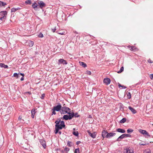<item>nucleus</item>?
<instances>
[{"instance_id":"nucleus-1","label":"nucleus","mask_w":153,"mask_h":153,"mask_svg":"<svg viewBox=\"0 0 153 153\" xmlns=\"http://www.w3.org/2000/svg\"><path fill=\"white\" fill-rule=\"evenodd\" d=\"M55 123L56 124L55 125V127L57 125V127H62V128H64L65 126L64 122L63 121H61L60 118H59L55 122Z\"/></svg>"},{"instance_id":"nucleus-2","label":"nucleus","mask_w":153,"mask_h":153,"mask_svg":"<svg viewBox=\"0 0 153 153\" xmlns=\"http://www.w3.org/2000/svg\"><path fill=\"white\" fill-rule=\"evenodd\" d=\"M60 112L61 114H65L66 113L68 114H70V113H71L70 109L65 106L62 107Z\"/></svg>"},{"instance_id":"nucleus-3","label":"nucleus","mask_w":153,"mask_h":153,"mask_svg":"<svg viewBox=\"0 0 153 153\" xmlns=\"http://www.w3.org/2000/svg\"><path fill=\"white\" fill-rule=\"evenodd\" d=\"M69 115H65L63 116V119L66 120H71L74 117V113H70V114H68Z\"/></svg>"},{"instance_id":"nucleus-4","label":"nucleus","mask_w":153,"mask_h":153,"mask_svg":"<svg viewBox=\"0 0 153 153\" xmlns=\"http://www.w3.org/2000/svg\"><path fill=\"white\" fill-rule=\"evenodd\" d=\"M139 132L144 135H146V136L150 137V135L149 134L146 130L140 129L139 130Z\"/></svg>"},{"instance_id":"nucleus-5","label":"nucleus","mask_w":153,"mask_h":153,"mask_svg":"<svg viewBox=\"0 0 153 153\" xmlns=\"http://www.w3.org/2000/svg\"><path fill=\"white\" fill-rule=\"evenodd\" d=\"M62 107L61 105L60 104H59L54 107L53 109H54V110L58 111H59L60 110L61 111Z\"/></svg>"},{"instance_id":"nucleus-6","label":"nucleus","mask_w":153,"mask_h":153,"mask_svg":"<svg viewBox=\"0 0 153 153\" xmlns=\"http://www.w3.org/2000/svg\"><path fill=\"white\" fill-rule=\"evenodd\" d=\"M58 64L59 65L61 64H62L63 65H66L67 64V62L65 60L63 59H60L58 61Z\"/></svg>"},{"instance_id":"nucleus-7","label":"nucleus","mask_w":153,"mask_h":153,"mask_svg":"<svg viewBox=\"0 0 153 153\" xmlns=\"http://www.w3.org/2000/svg\"><path fill=\"white\" fill-rule=\"evenodd\" d=\"M103 82L105 85H108L110 83L111 80L110 79L108 78H106L104 79Z\"/></svg>"},{"instance_id":"nucleus-8","label":"nucleus","mask_w":153,"mask_h":153,"mask_svg":"<svg viewBox=\"0 0 153 153\" xmlns=\"http://www.w3.org/2000/svg\"><path fill=\"white\" fill-rule=\"evenodd\" d=\"M116 133L113 132L108 133L106 136V137L107 138H109L111 137H113L115 135Z\"/></svg>"},{"instance_id":"nucleus-9","label":"nucleus","mask_w":153,"mask_h":153,"mask_svg":"<svg viewBox=\"0 0 153 153\" xmlns=\"http://www.w3.org/2000/svg\"><path fill=\"white\" fill-rule=\"evenodd\" d=\"M88 133L89 136L93 138H95L96 137V133L95 132L93 133H91L89 131H87Z\"/></svg>"},{"instance_id":"nucleus-10","label":"nucleus","mask_w":153,"mask_h":153,"mask_svg":"<svg viewBox=\"0 0 153 153\" xmlns=\"http://www.w3.org/2000/svg\"><path fill=\"white\" fill-rule=\"evenodd\" d=\"M7 12L6 11H1L0 12V15L1 17H4V18H6V15H7Z\"/></svg>"},{"instance_id":"nucleus-11","label":"nucleus","mask_w":153,"mask_h":153,"mask_svg":"<svg viewBox=\"0 0 153 153\" xmlns=\"http://www.w3.org/2000/svg\"><path fill=\"white\" fill-rule=\"evenodd\" d=\"M39 7L40 8H42L43 7L45 6V4L42 1H40L38 3Z\"/></svg>"},{"instance_id":"nucleus-12","label":"nucleus","mask_w":153,"mask_h":153,"mask_svg":"<svg viewBox=\"0 0 153 153\" xmlns=\"http://www.w3.org/2000/svg\"><path fill=\"white\" fill-rule=\"evenodd\" d=\"M124 153H134V152L132 150L127 148L124 150Z\"/></svg>"},{"instance_id":"nucleus-13","label":"nucleus","mask_w":153,"mask_h":153,"mask_svg":"<svg viewBox=\"0 0 153 153\" xmlns=\"http://www.w3.org/2000/svg\"><path fill=\"white\" fill-rule=\"evenodd\" d=\"M108 134V132L105 130H103L102 132V136L103 138H104Z\"/></svg>"},{"instance_id":"nucleus-14","label":"nucleus","mask_w":153,"mask_h":153,"mask_svg":"<svg viewBox=\"0 0 153 153\" xmlns=\"http://www.w3.org/2000/svg\"><path fill=\"white\" fill-rule=\"evenodd\" d=\"M36 110L34 109H32L31 111V117L32 118H34V115L36 113Z\"/></svg>"},{"instance_id":"nucleus-15","label":"nucleus","mask_w":153,"mask_h":153,"mask_svg":"<svg viewBox=\"0 0 153 153\" xmlns=\"http://www.w3.org/2000/svg\"><path fill=\"white\" fill-rule=\"evenodd\" d=\"M63 128H62V127H58L57 126V125L56 126V127H55V133L56 134H57L58 132L59 131V129H62Z\"/></svg>"},{"instance_id":"nucleus-16","label":"nucleus","mask_w":153,"mask_h":153,"mask_svg":"<svg viewBox=\"0 0 153 153\" xmlns=\"http://www.w3.org/2000/svg\"><path fill=\"white\" fill-rule=\"evenodd\" d=\"M128 108L132 112L133 114H135L136 113V110L131 106H129L128 107Z\"/></svg>"},{"instance_id":"nucleus-17","label":"nucleus","mask_w":153,"mask_h":153,"mask_svg":"<svg viewBox=\"0 0 153 153\" xmlns=\"http://www.w3.org/2000/svg\"><path fill=\"white\" fill-rule=\"evenodd\" d=\"M40 143H41V144L43 146L44 148H45L46 145L45 144V142L43 140H41L40 141Z\"/></svg>"},{"instance_id":"nucleus-18","label":"nucleus","mask_w":153,"mask_h":153,"mask_svg":"<svg viewBox=\"0 0 153 153\" xmlns=\"http://www.w3.org/2000/svg\"><path fill=\"white\" fill-rule=\"evenodd\" d=\"M27 45L29 47H32L34 44V42L32 41H29L28 42Z\"/></svg>"},{"instance_id":"nucleus-19","label":"nucleus","mask_w":153,"mask_h":153,"mask_svg":"<svg viewBox=\"0 0 153 153\" xmlns=\"http://www.w3.org/2000/svg\"><path fill=\"white\" fill-rule=\"evenodd\" d=\"M117 130L118 132L121 133H124L126 132V131L124 129L121 128H119L117 129Z\"/></svg>"},{"instance_id":"nucleus-20","label":"nucleus","mask_w":153,"mask_h":153,"mask_svg":"<svg viewBox=\"0 0 153 153\" xmlns=\"http://www.w3.org/2000/svg\"><path fill=\"white\" fill-rule=\"evenodd\" d=\"M125 137V135H124V134H123L122 135H121L117 139V141H120L123 138H124Z\"/></svg>"},{"instance_id":"nucleus-21","label":"nucleus","mask_w":153,"mask_h":153,"mask_svg":"<svg viewBox=\"0 0 153 153\" xmlns=\"http://www.w3.org/2000/svg\"><path fill=\"white\" fill-rule=\"evenodd\" d=\"M79 64L80 65L82 66L84 68H85L87 67L86 64L84 62H79Z\"/></svg>"},{"instance_id":"nucleus-22","label":"nucleus","mask_w":153,"mask_h":153,"mask_svg":"<svg viewBox=\"0 0 153 153\" xmlns=\"http://www.w3.org/2000/svg\"><path fill=\"white\" fill-rule=\"evenodd\" d=\"M130 50L134 51H135L138 50L134 46H131Z\"/></svg>"},{"instance_id":"nucleus-23","label":"nucleus","mask_w":153,"mask_h":153,"mask_svg":"<svg viewBox=\"0 0 153 153\" xmlns=\"http://www.w3.org/2000/svg\"><path fill=\"white\" fill-rule=\"evenodd\" d=\"M20 9L19 8H13L11 10V12H14Z\"/></svg>"},{"instance_id":"nucleus-24","label":"nucleus","mask_w":153,"mask_h":153,"mask_svg":"<svg viewBox=\"0 0 153 153\" xmlns=\"http://www.w3.org/2000/svg\"><path fill=\"white\" fill-rule=\"evenodd\" d=\"M0 67L2 68H7L8 66L7 65H5L3 63H0Z\"/></svg>"},{"instance_id":"nucleus-25","label":"nucleus","mask_w":153,"mask_h":153,"mask_svg":"<svg viewBox=\"0 0 153 153\" xmlns=\"http://www.w3.org/2000/svg\"><path fill=\"white\" fill-rule=\"evenodd\" d=\"M73 134L76 136H78L79 133L77 131H74L73 132Z\"/></svg>"},{"instance_id":"nucleus-26","label":"nucleus","mask_w":153,"mask_h":153,"mask_svg":"<svg viewBox=\"0 0 153 153\" xmlns=\"http://www.w3.org/2000/svg\"><path fill=\"white\" fill-rule=\"evenodd\" d=\"M126 121V119L125 118H123L120 121V123H124Z\"/></svg>"},{"instance_id":"nucleus-27","label":"nucleus","mask_w":153,"mask_h":153,"mask_svg":"<svg viewBox=\"0 0 153 153\" xmlns=\"http://www.w3.org/2000/svg\"><path fill=\"white\" fill-rule=\"evenodd\" d=\"M25 3L26 4H31V1L30 0H27L25 1Z\"/></svg>"},{"instance_id":"nucleus-28","label":"nucleus","mask_w":153,"mask_h":153,"mask_svg":"<svg viewBox=\"0 0 153 153\" xmlns=\"http://www.w3.org/2000/svg\"><path fill=\"white\" fill-rule=\"evenodd\" d=\"M37 6L38 5H36L33 4L32 5V7L35 10H37Z\"/></svg>"},{"instance_id":"nucleus-29","label":"nucleus","mask_w":153,"mask_h":153,"mask_svg":"<svg viewBox=\"0 0 153 153\" xmlns=\"http://www.w3.org/2000/svg\"><path fill=\"white\" fill-rule=\"evenodd\" d=\"M123 70H124L123 67H122L120 68V70L119 71H118L117 72L118 73H120L121 72H122L123 71Z\"/></svg>"},{"instance_id":"nucleus-30","label":"nucleus","mask_w":153,"mask_h":153,"mask_svg":"<svg viewBox=\"0 0 153 153\" xmlns=\"http://www.w3.org/2000/svg\"><path fill=\"white\" fill-rule=\"evenodd\" d=\"M151 151L149 149H147L144 152V153H151Z\"/></svg>"},{"instance_id":"nucleus-31","label":"nucleus","mask_w":153,"mask_h":153,"mask_svg":"<svg viewBox=\"0 0 153 153\" xmlns=\"http://www.w3.org/2000/svg\"><path fill=\"white\" fill-rule=\"evenodd\" d=\"M133 131V129H128L127 130V132L128 133H129L130 132H132V131Z\"/></svg>"},{"instance_id":"nucleus-32","label":"nucleus","mask_w":153,"mask_h":153,"mask_svg":"<svg viewBox=\"0 0 153 153\" xmlns=\"http://www.w3.org/2000/svg\"><path fill=\"white\" fill-rule=\"evenodd\" d=\"M67 145L70 147L72 146V143L70 141H68L67 143Z\"/></svg>"},{"instance_id":"nucleus-33","label":"nucleus","mask_w":153,"mask_h":153,"mask_svg":"<svg viewBox=\"0 0 153 153\" xmlns=\"http://www.w3.org/2000/svg\"><path fill=\"white\" fill-rule=\"evenodd\" d=\"M6 5V4L0 1V5L1 6H4Z\"/></svg>"},{"instance_id":"nucleus-34","label":"nucleus","mask_w":153,"mask_h":153,"mask_svg":"<svg viewBox=\"0 0 153 153\" xmlns=\"http://www.w3.org/2000/svg\"><path fill=\"white\" fill-rule=\"evenodd\" d=\"M74 153H79V149H75Z\"/></svg>"},{"instance_id":"nucleus-35","label":"nucleus","mask_w":153,"mask_h":153,"mask_svg":"<svg viewBox=\"0 0 153 153\" xmlns=\"http://www.w3.org/2000/svg\"><path fill=\"white\" fill-rule=\"evenodd\" d=\"M38 37L40 38H42L43 37V34L42 33H40L38 35Z\"/></svg>"},{"instance_id":"nucleus-36","label":"nucleus","mask_w":153,"mask_h":153,"mask_svg":"<svg viewBox=\"0 0 153 153\" xmlns=\"http://www.w3.org/2000/svg\"><path fill=\"white\" fill-rule=\"evenodd\" d=\"M52 110L53 111L52 113V115H53V114H56V113L55 112V110H54V109L53 108L52 109Z\"/></svg>"},{"instance_id":"nucleus-37","label":"nucleus","mask_w":153,"mask_h":153,"mask_svg":"<svg viewBox=\"0 0 153 153\" xmlns=\"http://www.w3.org/2000/svg\"><path fill=\"white\" fill-rule=\"evenodd\" d=\"M6 18L4 17H1L0 18V20L1 21H4Z\"/></svg>"},{"instance_id":"nucleus-38","label":"nucleus","mask_w":153,"mask_h":153,"mask_svg":"<svg viewBox=\"0 0 153 153\" xmlns=\"http://www.w3.org/2000/svg\"><path fill=\"white\" fill-rule=\"evenodd\" d=\"M127 95L129 99H130L131 98V94L130 92H128L127 94Z\"/></svg>"},{"instance_id":"nucleus-39","label":"nucleus","mask_w":153,"mask_h":153,"mask_svg":"<svg viewBox=\"0 0 153 153\" xmlns=\"http://www.w3.org/2000/svg\"><path fill=\"white\" fill-rule=\"evenodd\" d=\"M65 151L66 152H68L69 151L70 149L68 147H65L64 149Z\"/></svg>"},{"instance_id":"nucleus-40","label":"nucleus","mask_w":153,"mask_h":153,"mask_svg":"<svg viewBox=\"0 0 153 153\" xmlns=\"http://www.w3.org/2000/svg\"><path fill=\"white\" fill-rule=\"evenodd\" d=\"M86 74L89 75H90L91 74V71H86Z\"/></svg>"},{"instance_id":"nucleus-41","label":"nucleus","mask_w":153,"mask_h":153,"mask_svg":"<svg viewBox=\"0 0 153 153\" xmlns=\"http://www.w3.org/2000/svg\"><path fill=\"white\" fill-rule=\"evenodd\" d=\"M125 135V137H131V135L130 134H124Z\"/></svg>"},{"instance_id":"nucleus-42","label":"nucleus","mask_w":153,"mask_h":153,"mask_svg":"<svg viewBox=\"0 0 153 153\" xmlns=\"http://www.w3.org/2000/svg\"><path fill=\"white\" fill-rule=\"evenodd\" d=\"M18 74L17 73H15L13 74V76L14 77H18Z\"/></svg>"},{"instance_id":"nucleus-43","label":"nucleus","mask_w":153,"mask_h":153,"mask_svg":"<svg viewBox=\"0 0 153 153\" xmlns=\"http://www.w3.org/2000/svg\"><path fill=\"white\" fill-rule=\"evenodd\" d=\"M74 116L75 117H78L79 116L77 113H75V114H74Z\"/></svg>"},{"instance_id":"nucleus-44","label":"nucleus","mask_w":153,"mask_h":153,"mask_svg":"<svg viewBox=\"0 0 153 153\" xmlns=\"http://www.w3.org/2000/svg\"><path fill=\"white\" fill-rule=\"evenodd\" d=\"M147 144H146V143H142V142H141V143H139V145H143V146H144V145H146Z\"/></svg>"},{"instance_id":"nucleus-45","label":"nucleus","mask_w":153,"mask_h":153,"mask_svg":"<svg viewBox=\"0 0 153 153\" xmlns=\"http://www.w3.org/2000/svg\"><path fill=\"white\" fill-rule=\"evenodd\" d=\"M45 96V94H43L41 97V98L42 99H43L44 98V97Z\"/></svg>"},{"instance_id":"nucleus-46","label":"nucleus","mask_w":153,"mask_h":153,"mask_svg":"<svg viewBox=\"0 0 153 153\" xmlns=\"http://www.w3.org/2000/svg\"><path fill=\"white\" fill-rule=\"evenodd\" d=\"M56 30V27H55L53 29H52V30L53 32H54Z\"/></svg>"},{"instance_id":"nucleus-47","label":"nucleus","mask_w":153,"mask_h":153,"mask_svg":"<svg viewBox=\"0 0 153 153\" xmlns=\"http://www.w3.org/2000/svg\"><path fill=\"white\" fill-rule=\"evenodd\" d=\"M150 77L151 79H152L153 78V74H150Z\"/></svg>"},{"instance_id":"nucleus-48","label":"nucleus","mask_w":153,"mask_h":153,"mask_svg":"<svg viewBox=\"0 0 153 153\" xmlns=\"http://www.w3.org/2000/svg\"><path fill=\"white\" fill-rule=\"evenodd\" d=\"M119 87H124V88H126V87H125V86H122V85H121L120 84H119Z\"/></svg>"},{"instance_id":"nucleus-49","label":"nucleus","mask_w":153,"mask_h":153,"mask_svg":"<svg viewBox=\"0 0 153 153\" xmlns=\"http://www.w3.org/2000/svg\"><path fill=\"white\" fill-rule=\"evenodd\" d=\"M22 119V117L21 116H19V117L18 119L19 120H21Z\"/></svg>"},{"instance_id":"nucleus-50","label":"nucleus","mask_w":153,"mask_h":153,"mask_svg":"<svg viewBox=\"0 0 153 153\" xmlns=\"http://www.w3.org/2000/svg\"><path fill=\"white\" fill-rule=\"evenodd\" d=\"M148 62L149 63H152V62L151 61V60L150 59H149L148 61Z\"/></svg>"},{"instance_id":"nucleus-51","label":"nucleus","mask_w":153,"mask_h":153,"mask_svg":"<svg viewBox=\"0 0 153 153\" xmlns=\"http://www.w3.org/2000/svg\"><path fill=\"white\" fill-rule=\"evenodd\" d=\"M81 143V142L80 141H77L76 142V144L77 145H78L79 144V143Z\"/></svg>"},{"instance_id":"nucleus-52","label":"nucleus","mask_w":153,"mask_h":153,"mask_svg":"<svg viewBox=\"0 0 153 153\" xmlns=\"http://www.w3.org/2000/svg\"><path fill=\"white\" fill-rule=\"evenodd\" d=\"M64 33H65V32H64V33H58L59 34H61V35H63V34H64Z\"/></svg>"},{"instance_id":"nucleus-53","label":"nucleus","mask_w":153,"mask_h":153,"mask_svg":"<svg viewBox=\"0 0 153 153\" xmlns=\"http://www.w3.org/2000/svg\"><path fill=\"white\" fill-rule=\"evenodd\" d=\"M32 4L36 5H37V3L36 2H34Z\"/></svg>"},{"instance_id":"nucleus-54","label":"nucleus","mask_w":153,"mask_h":153,"mask_svg":"<svg viewBox=\"0 0 153 153\" xmlns=\"http://www.w3.org/2000/svg\"><path fill=\"white\" fill-rule=\"evenodd\" d=\"M24 79V78L23 77H22L21 79V80L23 81Z\"/></svg>"},{"instance_id":"nucleus-55","label":"nucleus","mask_w":153,"mask_h":153,"mask_svg":"<svg viewBox=\"0 0 153 153\" xmlns=\"http://www.w3.org/2000/svg\"><path fill=\"white\" fill-rule=\"evenodd\" d=\"M20 74L23 77L24 76V74H23L20 73Z\"/></svg>"},{"instance_id":"nucleus-56","label":"nucleus","mask_w":153,"mask_h":153,"mask_svg":"<svg viewBox=\"0 0 153 153\" xmlns=\"http://www.w3.org/2000/svg\"><path fill=\"white\" fill-rule=\"evenodd\" d=\"M59 132V133L60 134H61V131H59L58 132Z\"/></svg>"},{"instance_id":"nucleus-57","label":"nucleus","mask_w":153,"mask_h":153,"mask_svg":"<svg viewBox=\"0 0 153 153\" xmlns=\"http://www.w3.org/2000/svg\"><path fill=\"white\" fill-rule=\"evenodd\" d=\"M73 130L74 131H75V128H74L73 129Z\"/></svg>"},{"instance_id":"nucleus-58","label":"nucleus","mask_w":153,"mask_h":153,"mask_svg":"<svg viewBox=\"0 0 153 153\" xmlns=\"http://www.w3.org/2000/svg\"><path fill=\"white\" fill-rule=\"evenodd\" d=\"M89 117H91V115H89Z\"/></svg>"},{"instance_id":"nucleus-59","label":"nucleus","mask_w":153,"mask_h":153,"mask_svg":"<svg viewBox=\"0 0 153 153\" xmlns=\"http://www.w3.org/2000/svg\"><path fill=\"white\" fill-rule=\"evenodd\" d=\"M28 93H29V94H30V93L29 92Z\"/></svg>"},{"instance_id":"nucleus-60","label":"nucleus","mask_w":153,"mask_h":153,"mask_svg":"<svg viewBox=\"0 0 153 153\" xmlns=\"http://www.w3.org/2000/svg\"><path fill=\"white\" fill-rule=\"evenodd\" d=\"M66 153H67V152Z\"/></svg>"}]
</instances>
